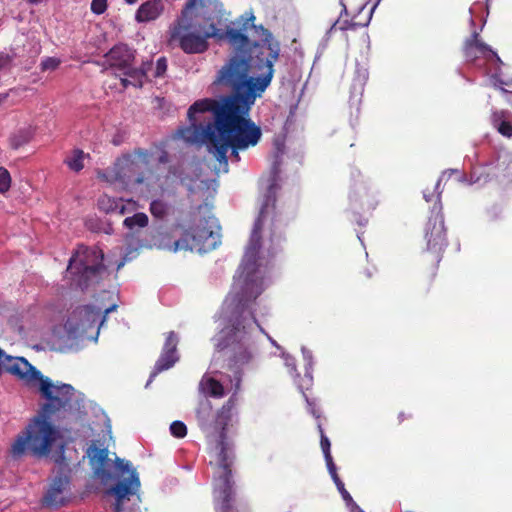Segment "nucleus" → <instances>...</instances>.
Wrapping results in <instances>:
<instances>
[{"instance_id":"f257e3e1","label":"nucleus","mask_w":512,"mask_h":512,"mask_svg":"<svg viewBox=\"0 0 512 512\" xmlns=\"http://www.w3.org/2000/svg\"><path fill=\"white\" fill-rule=\"evenodd\" d=\"M275 208V199L266 196L264 203L255 220L249 243L242 259L240 270L244 277L242 292L232 300L234 304L230 318L231 325L224 328L217 336L216 353L214 358L226 362L227 370L233 373L234 392L237 393L242 381V368L249 363L252 353L249 349V337L247 328L256 324L253 305L258 296L263 292L262 280L256 276L258 268V253L261 248L264 221L269 213V207Z\"/></svg>"},{"instance_id":"f03ea898","label":"nucleus","mask_w":512,"mask_h":512,"mask_svg":"<svg viewBox=\"0 0 512 512\" xmlns=\"http://www.w3.org/2000/svg\"><path fill=\"white\" fill-rule=\"evenodd\" d=\"M255 16H241L239 30L227 28V41L233 55L221 69L230 82L255 104L274 77V64L278 61L281 45L262 25L254 24Z\"/></svg>"},{"instance_id":"7ed1b4c3","label":"nucleus","mask_w":512,"mask_h":512,"mask_svg":"<svg viewBox=\"0 0 512 512\" xmlns=\"http://www.w3.org/2000/svg\"><path fill=\"white\" fill-rule=\"evenodd\" d=\"M216 82L228 88L231 93L221 100L206 98L189 107L187 116L190 121H195L196 113L204 112H211L214 120L206 125L192 123L190 128L183 129L182 137L188 142L202 144L241 115L250 114L254 104L237 85L228 80L222 69L218 71Z\"/></svg>"},{"instance_id":"20e7f679","label":"nucleus","mask_w":512,"mask_h":512,"mask_svg":"<svg viewBox=\"0 0 512 512\" xmlns=\"http://www.w3.org/2000/svg\"><path fill=\"white\" fill-rule=\"evenodd\" d=\"M235 401L230 398L217 412L216 425L221 426L216 444V465L213 479V498L216 512H234L236 500L235 482L232 476L234 454L226 440L225 426L231 417Z\"/></svg>"},{"instance_id":"39448f33","label":"nucleus","mask_w":512,"mask_h":512,"mask_svg":"<svg viewBox=\"0 0 512 512\" xmlns=\"http://www.w3.org/2000/svg\"><path fill=\"white\" fill-rule=\"evenodd\" d=\"M199 5L202 8H211L217 14L222 13V3L219 0H188L181 11L170 32V41H176L186 54H201L208 50L209 38L227 40L226 30L221 31L214 22L207 27L196 24L192 11Z\"/></svg>"},{"instance_id":"423d86ee","label":"nucleus","mask_w":512,"mask_h":512,"mask_svg":"<svg viewBox=\"0 0 512 512\" xmlns=\"http://www.w3.org/2000/svg\"><path fill=\"white\" fill-rule=\"evenodd\" d=\"M9 373L26 383L39 381L40 393L47 400L43 404L44 413H51L55 410L65 409L71 404L74 395V388L70 384H54L48 377L42 375L24 357H13L7 355L0 348V375Z\"/></svg>"},{"instance_id":"0eeeda50","label":"nucleus","mask_w":512,"mask_h":512,"mask_svg":"<svg viewBox=\"0 0 512 512\" xmlns=\"http://www.w3.org/2000/svg\"><path fill=\"white\" fill-rule=\"evenodd\" d=\"M261 136V128L250 119L249 114H243L203 144L208 146L220 164L227 167L229 149L232 159L239 161V152L256 146Z\"/></svg>"},{"instance_id":"6e6552de","label":"nucleus","mask_w":512,"mask_h":512,"mask_svg":"<svg viewBox=\"0 0 512 512\" xmlns=\"http://www.w3.org/2000/svg\"><path fill=\"white\" fill-rule=\"evenodd\" d=\"M59 411L55 410L46 414L42 406L40 414L29 422L12 443L10 448L12 458L20 459L25 455L39 459L47 457L58 437V431L49 418Z\"/></svg>"},{"instance_id":"1a4fd4ad","label":"nucleus","mask_w":512,"mask_h":512,"mask_svg":"<svg viewBox=\"0 0 512 512\" xmlns=\"http://www.w3.org/2000/svg\"><path fill=\"white\" fill-rule=\"evenodd\" d=\"M152 153L136 148L132 153L118 158L114 165V180L124 188L140 185L153 173L150 168Z\"/></svg>"},{"instance_id":"9d476101","label":"nucleus","mask_w":512,"mask_h":512,"mask_svg":"<svg viewBox=\"0 0 512 512\" xmlns=\"http://www.w3.org/2000/svg\"><path fill=\"white\" fill-rule=\"evenodd\" d=\"M84 258H79V251L72 256L67 271L74 275L73 281L81 290L98 283L102 274L106 271L103 264L104 253L97 247L84 248Z\"/></svg>"},{"instance_id":"9b49d317","label":"nucleus","mask_w":512,"mask_h":512,"mask_svg":"<svg viewBox=\"0 0 512 512\" xmlns=\"http://www.w3.org/2000/svg\"><path fill=\"white\" fill-rule=\"evenodd\" d=\"M441 206L438 212L429 218L426 224L425 238L427 241V261L432 264L431 277L436 276L438 265L442 259L443 252L448 244L446 237V228L444 226V216L441 212Z\"/></svg>"},{"instance_id":"f8f14e48","label":"nucleus","mask_w":512,"mask_h":512,"mask_svg":"<svg viewBox=\"0 0 512 512\" xmlns=\"http://www.w3.org/2000/svg\"><path fill=\"white\" fill-rule=\"evenodd\" d=\"M213 217L199 219L195 227L184 228L187 251L200 254L214 250L220 242L219 234L213 229Z\"/></svg>"},{"instance_id":"ddd939ff","label":"nucleus","mask_w":512,"mask_h":512,"mask_svg":"<svg viewBox=\"0 0 512 512\" xmlns=\"http://www.w3.org/2000/svg\"><path fill=\"white\" fill-rule=\"evenodd\" d=\"M352 177L354 178V183L349 194L351 205L354 209L372 212L379 203L376 192L361 179V172L359 170L355 169L352 172Z\"/></svg>"},{"instance_id":"4468645a","label":"nucleus","mask_w":512,"mask_h":512,"mask_svg":"<svg viewBox=\"0 0 512 512\" xmlns=\"http://www.w3.org/2000/svg\"><path fill=\"white\" fill-rule=\"evenodd\" d=\"M153 245L169 252L187 251L184 225L174 224L168 231H158L152 237Z\"/></svg>"},{"instance_id":"2eb2a0df","label":"nucleus","mask_w":512,"mask_h":512,"mask_svg":"<svg viewBox=\"0 0 512 512\" xmlns=\"http://www.w3.org/2000/svg\"><path fill=\"white\" fill-rule=\"evenodd\" d=\"M117 304H111L110 306H93V305H84L78 307L73 315L79 318L80 323L78 324V328L83 331L93 328L96 325L98 329L102 327L106 320V316L117 309Z\"/></svg>"},{"instance_id":"dca6fc26","label":"nucleus","mask_w":512,"mask_h":512,"mask_svg":"<svg viewBox=\"0 0 512 512\" xmlns=\"http://www.w3.org/2000/svg\"><path fill=\"white\" fill-rule=\"evenodd\" d=\"M178 342V336L174 331L167 333L165 343L161 354L154 365L151 377H155L157 374L170 369L179 360V356L177 354Z\"/></svg>"},{"instance_id":"f3484780","label":"nucleus","mask_w":512,"mask_h":512,"mask_svg":"<svg viewBox=\"0 0 512 512\" xmlns=\"http://www.w3.org/2000/svg\"><path fill=\"white\" fill-rule=\"evenodd\" d=\"M463 54L467 61L474 62L479 58H484L488 61L496 60L501 62L498 54L491 49L490 46L485 44L479 39V34L474 32L470 38L466 39L463 46Z\"/></svg>"},{"instance_id":"a211bd4d","label":"nucleus","mask_w":512,"mask_h":512,"mask_svg":"<svg viewBox=\"0 0 512 512\" xmlns=\"http://www.w3.org/2000/svg\"><path fill=\"white\" fill-rule=\"evenodd\" d=\"M87 456L90 460L93 473L97 478L102 481L111 479L112 474L109 470L110 459L108 457L107 448H100L95 442H93L87 449Z\"/></svg>"},{"instance_id":"6ab92c4d","label":"nucleus","mask_w":512,"mask_h":512,"mask_svg":"<svg viewBox=\"0 0 512 512\" xmlns=\"http://www.w3.org/2000/svg\"><path fill=\"white\" fill-rule=\"evenodd\" d=\"M140 487V480L135 470L130 472L128 479H124L116 483L109 492L116 497L115 510L120 512L124 499L130 495H134Z\"/></svg>"},{"instance_id":"aec40b11","label":"nucleus","mask_w":512,"mask_h":512,"mask_svg":"<svg viewBox=\"0 0 512 512\" xmlns=\"http://www.w3.org/2000/svg\"><path fill=\"white\" fill-rule=\"evenodd\" d=\"M342 5H343V10H342L339 18L335 21V23L331 27V30H333V29H335V30L338 29L340 31L357 30L358 28L368 26V24L371 20V17H372L373 10L375 9L377 4H375L374 7H372L371 9L366 11V13L364 15V19L362 21H357L358 16H352L351 18H348L349 11L344 4H342Z\"/></svg>"},{"instance_id":"412c9836","label":"nucleus","mask_w":512,"mask_h":512,"mask_svg":"<svg viewBox=\"0 0 512 512\" xmlns=\"http://www.w3.org/2000/svg\"><path fill=\"white\" fill-rule=\"evenodd\" d=\"M68 485V479L62 476H57L51 482L47 490L43 503L47 506H62L65 504L64 490Z\"/></svg>"},{"instance_id":"4be33fe9","label":"nucleus","mask_w":512,"mask_h":512,"mask_svg":"<svg viewBox=\"0 0 512 512\" xmlns=\"http://www.w3.org/2000/svg\"><path fill=\"white\" fill-rule=\"evenodd\" d=\"M111 62V66L119 69L126 68L131 65L134 60V55L130 48L125 44L115 45L107 54Z\"/></svg>"},{"instance_id":"5701e85b","label":"nucleus","mask_w":512,"mask_h":512,"mask_svg":"<svg viewBox=\"0 0 512 512\" xmlns=\"http://www.w3.org/2000/svg\"><path fill=\"white\" fill-rule=\"evenodd\" d=\"M163 9L164 5L161 0H148L140 5L135 19L140 23L155 20L163 12Z\"/></svg>"},{"instance_id":"b1692460","label":"nucleus","mask_w":512,"mask_h":512,"mask_svg":"<svg viewBox=\"0 0 512 512\" xmlns=\"http://www.w3.org/2000/svg\"><path fill=\"white\" fill-rule=\"evenodd\" d=\"M492 126L503 136L512 137V113L508 110H495L491 114Z\"/></svg>"},{"instance_id":"393cba45","label":"nucleus","mask_w":512,"mask_h":512,"mask_svg":"<svg viewBox=\"0 0 512 512\" xmlns=\"http://www.w3.org/2000/svg\"><path fill=\"white\" fill-rule=\"evenodd\" d=\"M201 391L214 398H221L225 394V390L220 381L212 377H203L200 382Z\"/></svg>"},{"instance_id":"a878e982","label":"nucleus","mask_w":512,"mask_h":512,"mask_svg":"<svg viewBox=\"0 0 512 512\" xmlns=\"http://www.w3.org/2000/svg\"><path fill=\"white\" fill-rule=\"evenodd\" d=\"M32 131L30 128H22L16 131L9 138V144L12 149H19L32 139Z\"/></svg>"},{"instance_id":"bb28decb","label":"nucleus","mask_w":512,"mask_h":512,"mask_svg":"<svg viewBox=\"0 0 512 512\" xmlns=\"http://www.w3.org/2000/svg\"><path fill=\"white\" fill-rule=\"evenodd\" d=\"M123 74L128 77L132 82L131 85L135 87L143 86V79L146 77L145 69L132 68L130 65L122 68Z\"/></svg>"},{"instance_id":"cd10ccee","label":"nucleus","mask_w":512,"mask_h":512,"mask_svg":"<svg viewBox=\"0 0 512 512\" xmlns=\"http://www.w3.org/2000/svg\"><path fill=\"white\" fill-rule=\"evenodd\" d=\"M84 152L80 149L73 150L72 156L64 160V163L75 172H79L84 168L83 164Z\"/></svg>"},{"instance_id":"c85d7f7f","label":"nucleus","mask_w":512,"mask_h":512,"mask_svg":"<svg viewBox=\"0 0 512 512\" xmlns=\"http://www.w3.org/2000/svg\"><path fill=\"white\" fill-rule=\"evenodd\" d=\"M148 222V216L143 212H138L131 217L125 218L123 224L126 228L133 229L135 227H146Z\"/></svg>"},{"instance_id":"c756f323","label":"nucleus","mask_w":512,"mask_h":512,"mask_svg":"<svg viewBox=\"0 0 512 512\" xmlns=\"http://www.w3.org/2000/svg\"><path fill=\"white\" fill-rule=\"evenodd\" d=\"M319 432H320V437H321V440H320V445H321V449H322V452L324 454V458H325V461H326V465H327V468L330 469V468H333L335 467V463L333 461V458H332V455H331V452H330V441L328 439V437L324 434V431L322 429V427L319 425Z\"/></svg>"},{"instance_id":"7c9ffc66","label":"nucleus","mask_w":512,"mask_h":512,"mask_svg":"<svg viewBox=\"0 0 512 512\" xmlns=\"http://www.w3.org/2000/svg\"><path fill=\"white\" fill-rule=\"evenodd\" d=\"M328 471L344 501H346L347 503L352 502L353 499L349 492L346 490L344 483L340 479L337 473L336 466L328 469Z\"/></svg>"},{"instance_id":"2f4dec72","label":"nucleus","mask_w":512,"mask_h":512,"mask_svg":"<svg viewBox=\"0 0 512 512\" xmlns=\"http://www.w3.org/2000/svg\"><path fill=\"white\" fill-rule=\"evenodd\" d=\"M196 413L199 425L201 426L202 429L205 428L210 416L212 415L211 402L207 400L205 403H202Z\"/></svg>"},{"instance_id":"473e14b6","label":"nucleus","mask_w":512,"mask_h":512,"mask_svg":"<svg viewBox=\"0 0 512 512\" xmlns=\"http://www.w3.org/2000/svg\"><path fill=\"white\" fill-rule=\"evenodd\" d=\"M98 208L105 213H113L117 208V198H112L108 195H102L97 201Z\"/></svg>"},{"instance_id":"72a5a7b5","label":"nucleus","mask_w":512,"mask_h":512,"mask_svg":"<svg viewBox=\"0 0 512 512\" xmlns=\"http://www.w3.org/2000/svg\"><path fill=\"white\" fill-rule=\"evenodd\" d=\"M149 209L154 217L163 219L167 215L168 205L164 201L156 199L150 203Z\"/></svg>"},{"instance_id":"f704fd0d","label":"nucleus","mask_w":512,"mask_h":512,"mask_svg":"<svg viewBox=\"0 0 512 512\" xmlns=\"http://www.w3.org/2000/svg\"><path fill=\"white\" fill-rule=\"evenodd\" d=\"M16 57L17 54L13 50L11 53L0 52V70H10Z\"/></svg>"},{"instance_id":"c9c22d12","label":"nucleus","mask_w":512,"mask_h":512,"mask_svg":"<svg viewBox=\"0 0 512 512\" xmlns=\"http://www.w3.org/2000/svg\"><path fill=\"white\" fill-rule=\"evenodd\" d=\"M170 432L176 438H183L187 435V427L182 421H173L170 425Z\"/></svg>"},{"instance_id":"e433bc0d","label":"nucleus","mask_w":512,"mask_h":512,"mask_svg":"<svg viewBox=\"0 0 512 512\" xmlns=\"http://www.w3.org/2000/svg\"><path fill=\"white\" fill-rule=\"evenodd\" d=\"M11 186V176L9 171L0 167V193H5L10 189Z\"/></svg>"},{"instance_id":"4c0bfd02","label":"nucleus","mask_w":512,"mask_h":512,"mask_svg":"<svg viewBox=\"0 0 512 512\" xmlns=\"http://www.w3.org/2000/svg\"><path fill=\"white\" fill-rule=\"evenodd\" d=\"M61 61L55 57H46L41 61L40 67L42 71L55 70L59 67Z\"/></svg>"},{"instance_id":"58836bf2","label":"nucleus","mask_w":512,"mask_h":512,"mask_svg":"<svg viewBox=\"0 0 512 512\" xmlns=\"http://www.w3.org/2000/svg\"><path fill=\"white\" fill-rule=\"evenodd\" d=\"M107 9V0H92L91 3V11L96 14L100 15L103 14Z\"/></svg>"},{"instance_id":"ea45409f","label":"nucleus","mask_w":512,"mask_h":512,"mask_svg":"<svg viewBox=\"0 0 512 512\" xmlns=\"http://www.w3.org/2000/svg\"><path fill=\"white\" fill-rule=\"evenodd\" d=\"M167 70V60L165 57H160L156 62V69L154 77H162Z\"/></svg>"},{"instance_id":"a19ab883","label":"nucleus","mask_w":512,"mask_h":512,"mask_svg":"<svg viewBox=\"0 0 512 512\" xmlns=\"http://www.w3.org/2000/svg\"><path fill=\"white\" fill-rule=\"evenodd\" d=\"M116 467L122 473L128 471L130 469V463L128 461H124L123 459H116Z\"/></svg>"},{"instance_id":"79ce46f5","label":"nucleus","mask_w":512,"mask_h":512,"mask_svg":"<svg viewBox=\"0 0 512 512\" xmlns=\"http://www.w3.org/2000/svg\"><path fill=\"white\" fill-rule=\"evenodd\" d=\"M113 213H118L119 215H124L126 213V206L122 199H117V208Z\"/></svg>"},{"instance_id":"37998d69","label":"nucleus","mask_w":512,"mask_h":512,"mask_svg":"<svg viewBox=\"0 0 512 512\" xmlns=\"http://www.w3.org/2000/svg\"><path fill=\"white\" fill-rule=\"evenodd\" d=\"M281 155H282V152L281 151H278L275 155V160L273 162V170L274 172L276 173L279 169V166L281 164Z\"/></svg>"},{"instance_id":"c03bdc74","label":"nucleus","mask_w":512,"mask_h":512,"mask_svg":"<svg viewBox=\"0 0 512 512\" xmlns=\"http://www.w3.org/2000/svg\"><path fill=\"white\" fill-rule=\"evenodd\" d=\"M158 162L161 164H166L169 162V154L167 151H161L160 155L158 156Z\"/></svg>"},{"instance_id":"a18cd8bd","label":"nucleus","mask_w":512,"mask_h":512,"mask_svg":"<svg viewBox=\"0 0 512 512\" xmlns=\"http://www.w3.org/2000/svg\"><path fill=\"white\" fill-rule=\"evenodd\" d=\"M411 418H412V414L400 412L397 416L398 424H401L404 420L411 419Z\"/></svg>"},{"instance_id":"49530a36","label":"nucleus","mask_w":512,"mask_h":512,"mask_svg":"<svg viewBox=\"0 0 512 512\" xmlns=\"http://www.w3.org/2000/svg\"><path fill=\"white\" fill-rule=\"evenodd\" d=\"M366 10V5L363 4L360 8H359V11H358V14L356 16L357 17V21H362L364 19V16L362 17V13Z\"/></svg>"},{"instance_id":"de8ad7c7","label":"nucleus","mask_w":512,"mask_h":512,"mask_svg":"<svg viewBox=\"0 0 512 512\" xmlns=\"http://www.w3.org/2000/svg\"><path fill=\"white\" fill-rule=\"evenodd\" d=\"M505 170L507 176H512V160L509 161Z\"/></svg>"},{"instance_id":"09e8293b","label":"nucleus","mask_w":512,"mask_h":512,"mask_svg":"<svg viewBox=\"0 0 512 512\" xmlns=\"http://www.w3.org/2000/svg\"><path fill=\"white\" fill-rule=\"evenodd\" d=\"M152 67V63L151 62H146V63H143V65L141 66L140 69H145L146 70V73L151 69Z\"/></svg>"},{"instance_id":"8fccbe9b","label":"nucleus","mask_w":512,"mask_h":512,"mask_svg":"<svg viewBox=\"0 0 512 512\" xmlns=\"http://www.w3.org/2000/svg\"><path fill=\"white\" fill-rule=\"evenodd\" d=\"M131 82H132V81H131L130 79H128V78H122V79H121V83H122V85H123L124 87H127L128 85H131Z\"/></svg>"},{"instance_id":"3c124183","label":"nucleus","mask_w":512,"mask_h":512,"mask_svg":"<svg viewBox=\"0 0 512 512\" xmlns=\"http://www.w3.org/2000/svg\"><path fill=\"white\" fill-rule=\"evenodd\" d=\"M256 323H258V322L256 321ZM254 327H258V328L260 329V331H263V328H261L259 324H257V325H256V324H253V325H252V327H251L250 329H249V328H247V329H246V331H247V335L249 334V332H250V331H252V330H253V328H254Z\"/></svg>"},{"instance_id":"603ef678","label":"nucleus","mask_w":512,"mask_h":512,"mask_svg":"<svg viewBox=\"0 0 512 512\" xmlns=\"http://www.w3.org/2000/svg\"><path fill=\"white\" fill-rule=\"evenodd\" d=\"M42 0H28V2L32 3V4H38L40 3Z\"/></svg>"},{"instance_id":"864d4df0","label":"nucleus","mask_w":512,"mask_h":512,"mask_svg":"<svg viewBox=\"0 0 512 512\" xmlns=\"http://www.w3.org/2000/svg\"><path fill=\"white\" fill-rule=\"evenodd\" d=\"M137 1H138V0H125V2H126L127 4H134V3H136Z\"/></svg>"},{"instance_id":"5fc2aeb1","label":"nucleus","mask_w":512,"mask_h":512,"mask_svg":"<svg viewBox=\"0 0 512 512\" xmlns=\"http://www.w3.org/2000/svg\"><path fill=\"white\" fill-rule=\"evenodd\" d=\"M441 181H442V177L437 181V183H436V189L440 186Z\"/></svg>"},{"instance_id":"6e6d98bb","label":"nucleus","mask_w":512,"mask_h":512,"mask_svg":"<svg viewBox=\"0 0 512 512\" xmlns=\"http://www.w3.org/2000/svg\"><path fill=\"white\" fill-rule=\"evenodd\" d=\"M453 172H454V170H450V171H449V174H452ZM446 173H448V171L443 172L442 177H443L444 175H446Z\"/></svg>"},{"instance_id":"4d7b16f0","label":"nucleus","mask_w":512,"mask_h":512,"mask_svg":"<svg viewBox=\"0 0 512 512\" xmlns=\"http://www.w3.org/2000/svg\"><path fill=\"white\" fill-rule=\"evenodd\" d=\"M122 266H123V262H121V263H119V264H118L117 269H120Z\"/></svg>"},{"instance_id":"13d9d810","label":"nucleus","mask_w":512,"mask_h":512,"mask_svg":"<svg viewBox=\"0 0 512 512\" xmlns=\"http://www.w3.org/2000/svg\"><path fill=\"white\" fill-rule=\"evenodd\" d=\"M205 19H206L207 21H210V20H211V17H210V16H207V17L205 16Z\"/></svg>"},{"instance_id":"bf43d9fd","label":"nucleus","mask_w":512,"mask_h":512,"mask_svg":"<svg viewBox=\"0 0 512 512\" xmlns=\"http://www.w3.org/2000/svg\"><path fill=\"white\" fill-rule=\"evenodd\" d=\"M501 90H502V92H504V93H508V91H507L506 89H504V88H502Z\"/></svg>"},{"instance_id":"052dcab7","label":"nucleus","mask_w":512,"mask_h":512,"mask_svg":"<svg viewBox=\"0 0 512 512\" xmlns=\"http://www.w3.org/2000/svg\"><path fill=\"white\" fill-rule=\"evenodd\" d=\"M424 197H425L426 201H430V199L426 195H424Z\"/></svg>"}]
</instances>
